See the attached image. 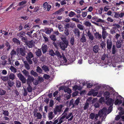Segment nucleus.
<instances>
[{
	"mask_svg": "<svg viewBox=\"0 0 124 124\" xmlns=\"http://www.w3.org/2000/svg\"><path fill=\"white\" fill-rule=\"evenodd\" d=\"M114 102V100L111 98H109L106 102L107 105L110 106L107 111V108H104L101 110H100L98 114H95L93 113H91L90 115V118L93 120H94L95 121H97L98 119L99 116L100 117H102L104 118L105 116L110 113L112 110V106L113 105Z\"/></svg>",
	"mask_w": 124,
	"mask_h": 124,
	"instance_id": "obj_1",
	"label": "nucleus"
},
{
	"mask_svg": "<svg viewBox=\"0 0 124 124\" xmlns=\"http://www.w3.org/2000/svg\"><path fill=\"white\" fill-rule=\"evenodd\" d=\"M101 85H99L96 87L94 88V89H91L88 93V95H92L93 96H95L97 95L98 94L97 92H95V91H97L98 90L101 88Z\"/></svg>",
	"mask_w": 124,
	"mask_h": 124,
	"instance_id": "obj_2",
	"label": "nucleus"
},
{
	"mask_svg": "<svg viewBox=\"0 0 124 124\" xmlns=\"http://www.w3.org/2000/svg\"><path fill=\"white\" fill-rule=\"evenodd\" d=\"M118 93H115L113 94L114 96L116 97L114 102L115 105H119L122 102L121 100L122 97L120 95H118Z\"/></svg>",
	"mask_w": 124,
	"mask_h": 124,
	"instance_id": "obj_3",
	"label": "nucleus"
},
{
	"mask_svg": "<svg viewBox=\"0 0 124 124\" xmlns=\"http://www.w3.org/2000/svg\"><path fill=\"white\" fill-rule=\"evenodd\" d=\"M59 90H64V91L65 92H67L69 94L68 96L67 99H69L70 97V93H71V90L69 88H68L67 87L62 86L60 87L59 88Z\"/></svg>",
	"mask_w": 124,
	"mask_h": 124,
	"instance_id": "obj_4",
	"label": "nucleus"
},
{
	"mask_svg": "<svg viewBox=\"0 0 124 124\" xmlns=\"http://www.w3.org/2000/svg\"><path fill=\"white\" fill-rule=\"evenodd\" d=\"M63 106L62 105H60L59 106H57L55 107L54 110V112L55 114H57L58 113L60 114L61 113L62 111V108Z\"/></svg>",
	"mask_w": 124,
	"mask_h": 124,
	"instance_id": "obj_5",
	"label": "nucleus"
},
{
	"mask_svg": "<svg viewBox=\"0 0 124 124\" xmlns=\"http://www.w3.org/2000/svg\"><path fill=\"white\" fill-rule=\"evenodd\" d=\"M55 55H56L57 57L59 58H61L62 57L63 59L64 62L65 63H67V61H68L66 59V58L63 54H62V55H61L60 53L57 51H56L55 52Z\"/></svg>",
	"mask_w": 124,
	"mask_h": 124,
	"instance_id": "obj_6",
	"label": "nucleus"
},
{
	"mask_svg": "<svg viewBox=\"0 0 124 124\" xmlns=\"http://www.w3.org/2000/svg\"><path fill=\"white\" fill-rule=\"evenodd\" d=\"M118 109L121 111L119 112V115L116 116L115 118L116 120H119L120 117H121V115L124 114V111H123V108L122 107H120L118 108Z\"/></svg>",
	"mask_w": 124,
	"mask_h": 124,
	"instance_id": "obj_7",
	"label": "nucleus"
},
{
	"mask_svg": "<svg viewBox=\"0 0 124 124\" xmlns=\"http://www.w3.org/2000/svg\"><path fill=\"white\" fill-rule=\"evenodd\" d=\"M63 115L64 117L65 118H66V119H68V121L71 120L73 118L72 113L71 112L70 113L68 114L67 113L63 115Z\"/></svg>",
	"mask_w": 124,
	"mask_h": 124,
	"instance_id": "obj_8",
	"label": "nucleus"
},
{
	"mask_svg": "<svg viewBox=\"0 0 124 124\" xmlns=\"http://www.w3.org/2000/svg\"><path fill=\"white\" fill-rule=\"evenodd\" d=\"M17 52L18 54H20L22 56H24L25 54V48L24 47L18 48Z\"/></svg>",
	"mask_w": 124,
	"mask_h": 124,
	"instance_id": "obj_9",
	"label": "nucleus"
},
{
	"mask_svg": "<svg viewBox=\"0 0 124 124\" xmlns=\"http://www.w3.org/2000/svg\"><path fill=\"white\" fill-rule=\"evenodd\" d=\"M17 76L19 79L23 83H25L26 82L25 78L21 74L19 73L17 75Z\"/></svg>",
	"mask_w": 124,
	"mask_h": 124,
	"instance_id": "obj_10",
	"label": "nucleus"
},
{
	"mask_svg": "<svg viewBox=\"0 0 124 124\" xmlns=\"http://www.w3.org/2000/svg\"><path fill=\"white\" fill-rule=\"evenodd\" d=\"M33 57V55L32 54L31 52H29L28 54L27 55L26 57V58L30 64L32 63V62L31 60V59Z\"/></svg>",
	"mask_w": 124,
	"mask_h": 124,
	"instance_id": "obj_11",
	"label": "nucleus"
},
{
	"mask_svg": "<svg viewBox=\"0 0 124 124\" xmlns=\"http://www.w3.org/2000/svg\"><path fill=\"white\" fill-rule=\"evenodd\" d=\"M68 44V42L66 41L65 43L61 42L60 43V47L62 50H64L67 47Z\"/></svg>",
	"mask_w": 124,
	"mask_h": 124,
	"instance_id": "obj_12",
	"label": "nucleus"
},
{
	"mask_svg": "<svg viewBox=\"0 0 124 124\" xmlns=\"http://www.w3.org/2000/svg\"><path fill=\"white\" fill-rule=\"evenodd\" d=\"M43 6L44 7V9L45 10H46L47 11H49L51 7V6L49 5H48L47 2H45L44 3Z\"/></svg>",
	"mask_w": 124,
	"mask_h": 124,
	"instance_id": "obj_13",
	"label": "nucleus"
},
{
	"mask_svg": "<svg viewBox=\"0 0 124 124\" xmlns=\"http://www.w3.org/2000/svg\"><path fill=\"white\" fill-rule=\"evenodd\" d=\"M34 78L32 76L30 75L28 76L27 80V83L28 85L30 84L31 82L33 81Z\"/></svg>",
	"mask_w": 124,
	"mask_h": 124,
	"instance_id": "obj_14",
	"label": "nucleus"
},
{
	"mask_svg": "<svg viewBox=\"0 0 124 124\" xmlns=\"http://www.w3.org/2000/svg\"><path fill=\"white\" fill-rule=\"evenodd\" d=\"M107 47L108 49H111L112 46V43L110 39H108L107 41Z\"/></svg>",
	"mask_w": 124,
	"mask_h": 124,
	"instance_id": "obj_15",
	"label": "nucleus"
},
{
	"mask_svg": "<svg viewBox=\"0 0 124 124\" xmlns=\"http://www.w3.org/2000/svg\"><path fill=\"white\" fill-rule=\"evenodd\" d=\"M58 119V122L57 124H60L64 121L65 120V118L62 115V116L60 117Z\"/></svg>",
	"mask_w": 124,
	"mask_h": 124,
	"instance_id": "obj_16",
	"label": "nucleus"
},
{
	"mask_svg": "<svg viewBox=\"0 0 124 124\" xmlns=\"http://www.w3.org/2000/svg\"><path fill=\"white\" fill-rule=\"evenodd\" d=\"M82 88V87L79 85H75L73 87V89L75 91L80 90Z\"/></svg>",
	"mask_w": 124,
	"mask_h": 124,
	"instance_id": "obj_17",
	"label": "nucleus"
},
{
	"mask_svg": "<svg viewBox=\"0 0 124 124\" xmlns=\"http://www.w3.org/2000/svg\"><path fill=\"white\" fill-rule=\"evenodd\" d=\"M47 46L46 45L43 44L42 46V52L44 53H45L47 51Z\"/></svg>",
	"mask_w": 124,
	"mask_h": 124,
	"instance_id": "obj_18",
	"label": "nucleus"
},
{
	"mask_svg": "<svg viewBox=\"0 0 124 124\" xmlns=\"http://www.w3.org/2000/svg\"><path fill=\"white\" fill-rule=\"evenodd\" d=\"M34 116L37 117V119H40L42 117V115L39 113L35 112L34 114Z\"/></svg>",
	"mask_w": 124,
	"mask_h": 124,
	"instance_id": "obj_19",
	"label": "nucleus"
},
{
	"mask_svg": "<svg viewBox=\"0 0 124 124\" xmlns=\"http://www.w3.org/2000/svg\"><path fill=\"white\" fill-rule=\"evenodd\" d=\"M46 33L47 34H49L53 31V29L50 28H46L45 29Z\"/></svg>",
	"mask_w": 124,
	"mask_h": 124,
	"instance_id": "obj_20",
	"label": "nucleus"
},
{
	"mask_svg": "<svg viewBox=\"0 0 124 124\" xmlns=\"http://www.w3.org/2000/svg\"><path fill=\"white\" fill-rule=\"evenodd\" d=\"M87 34L89 39L91 40H93V39L94 37L89 31H88Z\"/></svg>",
	"mask_w": 124,
	"mask_h": 124,
	"instance_id": "obj_21",
	"label": "nucleus"
},
{
	"mask_svg": "<svg viewBox=\"0 0 124 124\" xmlns=\"http://www.w3.org/2000/svg\"><path fill=\"white\" fill-rule=\"evenodd\" d=\"M80 99L81 98H78L75 101L74 103V105H73V106L72 107H74L76 106H77L79 102Z\"/></svg>",
	"mask_w": 124,
	"mask_h": 124,
	"instance_id": "obj_22",
	"label": "nucleus"
},
{
	"mask_svg": "<svg viewBox=\"0 0 124 124\" xmlns=\"http://www.w3.org/2000/svg\"><path fill=\"white\" fill-rule=\"evenodd\" d=\"M34 45V42L32 40L28 42L27 43V45L30 48L32 47Z\"/></svg>",
	"mask_w": 124,
	"mask_h": 124,
	"instance_id": "obj_23",
	"label": "nucleus"
},
{
	"mask_svg": "<svg viewBox=\"0 0 124 124\" xmlns=\"http://www.w3.org/2000/svg\"><path fill=\"white\" fill-rule=\"evenodd\" d=\"M83 24L87 27H90L91 26V23L89 21H84Z\"/></svg>",
	"mask_w": 124,
	"mask_h": 124,
	"instance_id": "obj_24",
	"label": "nucleus"
},
{
	"mask_svg": "<svg viewBox=\"0 0 124 124\" xmlns=\"http://www.w3.org/2000/svg\"><path fill=\"white\" fill-rule=\"evenodd\" d=\"M31 25V23H28L25 25L24 27V28L27 30H28L30 28Z\"/></svg>",
	"mask_w": 124,
	"mask_h": 124,
	"instance_id": "obj_25",
	"label": "nucleus"
},
{
	"mask_svg": "<svg viewBox=\"0 0 124 124\" xmlns=\"http://www.w3.org/2000/svg\"><path fill=\"white\" fill-rule=\"evenodd\" d=\"M64 11L63 8H61L54 13V15L60 14Z\"/></svg>",
	"mask_w": 124,
	"mask_h": 124,
	"instance_id": "obj_26",
	"label": "nucleus"
},
{
	"mask_svg": "<svg viewBox=\"0 0 124 124\" xmlns=\"http://www.w3.org/2000/svg\"><path fill=\"white\" fill-rule=\"evenodd\" d=\"M93 51L95 53L98 52L99 50V47L98 46L95 45L94 46L93 48Z\"/></svg>",
	"mask_w": 124,
	"mask_h": 124,
	"instance_id": "obj_27",
	"label": "nucleus"
},
{
	"mask_svg": "<svg viewBox=\"0 0 124 124\" xmlns=\"http://www.w3.org/2000/svg\"><path fill=\"white\" fill-rule=\"evenodd\" d=\"M54 115L53 112H50L48 113V117L49 119L51 120L54 117Z\"/></svg>",
	"mask_w": 124,
	"mask_h": 124,
	"instance_id": "obj_28",
	"label": "nucleus"
},
{
	"mask_svg": "<svg viewBox=\"0 0 124 124\" xmlns=\"http://www.w3.org/2000/svg\"><path fill=\"white\" fill-rule=\"evenodd\" d=\"M27 2L25 0H24L20 2L19 4V6H21V7H22L23 6V7L25 6V5L27 3Z\"/></svg>",
	"mask_w": 124,
	"mask_h": 124,
	"instance_id": "obj_29",
	"label": "nucleus"
},
{
	"mask_svg": "<svg viewBox=\"0 0 124 124\" xmlns=\"http://www.w3.org/2000/svg\"><path fill=\"white\" fill-rule=\"evenodd\" d=\"M110 95L109 92L108 91H107L104 93V96L106 97V100H107V99L108 98Z\"/></svg>",
	"mask_w": 124,
	"mask_h": 124,
	"instance_id": "obj_30",
	"label": "nucleus"
},
{
	"mask_svg": "<svg viewBox=\"0 0 124 124\" xmlns=\"http://www.w3.org/2000/svg\"><path fill=\"white\" fill-rule=\"evenodd\" d=\"M22 72L23 73V74L26 77H28V76H30L29 75V72L26 70H23L22 71Z\"/></svg>",
	"mask_w": 124,
	"mask_h": 124,
	"instance_id": "obj_31",
	"label": "nucleus"
},
{
	"mask_svg": "<svg viewBox=\"0 0 124 124\" xmlns=\"http://www.w3.org/2000/svg\"><path fill=\"white\" fill-rule=\"evenodd\" d=\"M43 70L45 72H48L49 71V69L48 67L46 65H44L42 67Z\"/></svg>",
	"mask_w": 124,
	"mask_h": 124,
	"instance_id": "obj_32",
	"label": "nucleus"
},
{
	"mask_svg": "<svg viewBox=\"0 0 124 124\" xmlns=\"http://www.w3.org/2000/svg\"><path fill=\"white\" fill-rule=\"evenodd\" d=\"M36 54L37 56H39L42 53L40 49H38L37 50L36 52Z\"/></svg>",
	"mask_w": 124,
	"mask_h": 124,
	"instance_id": "obj_33",
	"label": "nucleus"
},
{
	"mask_svg": "<svg viewBox=\"0 0 124 124\" xmlns=\"http://www.w3.org/2000/svg\"><path fill=\"white\" fill-rule=\"evenodd\" d=\"M49 52V54L52 56H54L55 55V53L53 50H50Z\"/></svg>",
	"mask_w": 124,
	"mask_h": 124,
	"instance_id": "obj_34",
	"label": "nucleus"
},
{
	"mask_svg": "<svg viewBox=\"0 0 124 124\" xmlns=\"http://www.w3.org/2000/svg\"><path fill=\"white\" fill-rule=\"evenodd\" d=\"M80 41L82 42H85L86 41V38L84 36V34H83L82 35L81 38L80 39Z\"/></svg>",
	"mask_w": 124,
	"mask_h": 124,
	"instance_id": "obj_35",
	"label": "nucleus"
},
{
	"mask_svg": "<svg viewBox=\"0 0 124 124\" xmlns=\"http://www.w3.org/2000/svg\"><path fill=\"white\" fill-rule=\"evenodd\" d=\"M9 78L12 80H13L15 78V75L13 73H11L9 76Z\"/></svg>",
	"mask_w": 124,
	"mask_h": 124,
	"instance_id": "obj_36",
	"label": "nucleus"
},
{
	"mask_svg": "<svg viewBox=\"0 0 124 124\" xmlns=\"http://www.w3.org/2000/svg\"><path fill=\"white\" fill-rule=\"evenodd\" d=\"M36 70L37 72L39 73H42L43 71L42 69L39 66H37V69Z\"/></svg>",
	"mask_w": 124,
	"mask_h": 124,
	"instance_id": "obj_37",
	"label": "nucleus"
},
{
	"mask_svg": "<svg viewBox=\"0 0 124 124\" xmlns=\"http://www.w3.org/2000/svg\"><path fill=\"white\" fill-rule=\"evenodd\" d=\"M13 41L15 43H16L17 44H20V43L19 40L16 38H14L13 39Z\"/></svg>",
	"mask_w": 124,
	"mask_h": 124,
	"instance_id": "obj_38",
	"label": "nucleus"
},
{
	"mask_svg": "<svg viewBox=\"0 0 124 124\" xmlns=\"http://www.w3.org/2000/svg\"><path fill=\"white\" fill-rule=\"evenodd\" d=\"M31 74L33 75L35 77H37L38 76V74L36 72H34L33 70H32L30 72Z\"/></svg>",
	"mask_w": 124,
	"mask_h": 124,
	"instance_id": "obj_39",
	"label": "nucleus"
},
{
	"mask_svg": "<svg viewBox=\"0 0 124 124\" xmlns=\"http://www.w3.org/2000/svg\"><path fill=\"white\" fill-rule=\"evenodd\" d=\"M10 69L11 71L15 73L16 72V69L12 66L10 67Z\"/></svg>",
	"mask_w": 124,
	"mask_h": 124,
	"instance_id": "obj_40",
	"label": "nucleus"
},
{
	"mask_svg": "<svg viewBox=\"0 0 124 124\" xmlns=\"http://www.w3.org/2000/svg\"><path fill=\"white\" fill-rule=\"evenodd\" d=\"M77 26L80 30H83L84 29V26L80 24H78L77 25Z\"/></svg>",
	"mask_w": 124,
	"mask_h": 124,
	"instance_id": "obj_41",
	"label": "nucleus"
},
{
	"mask_svg": "<svg viewBox=\"0 0 124 124\" xmlns=\"http://www.w3.org/2000/svg\"><path fill=\"white\" fill-rule=\"evenodd\" d=\"M74 33L76 35L79 36L80 34L79 31L78 29H75L74 30Z\"/></svg>",
	"mask_w": 124,
	"mask_h": 124,
	"instance_id": "obj_42",
	"label": "nucleus"
},
{
	"mask_svg": "<svg viewBox=\"0 0 124 124\" xmlns=\"http://www.w3.org/2000/svg\"><path fill=\"white\" fill-rule=\"evenodd\" d=\"M101 86L103 87L106 90H109L110 89V87L109 86L105 85H101Z\"/></svg>",
	"mask_w": 124,
	"mask_h": 124,
	"instance_id": "obj_43",
	"label": "nucleus"
},
{
	"mask_svg": "<svg viewBox=\"0 0 124 124\" xmlns=\"http://www.w3.org/2000/svg\"><path fill=\"white\" fill-rule=\"evenodd\" d=\"M102 38L103 39H105L107 36V34L106 31H102Z\"/></svg>",
	"mask_w": 124,
	"mask_h": 124,
	"instance_id": "obj_44",
	"label": "nucleus"
},
{
	"mask_svg": "<svg viewBox=\"0 0 124 124\" xmlns=\"http://www.w3.org/2000/svg\"><path fill=\"white\" fill-rule=\"evenodd\" d=\"M35 22L39 24H41L42 23V21L39 18L36 19L35 20Z\"/></svg>",
	"mask_w": 124,
	"mask_h": 124,
	"instance_id": "obj_45",
	"label": "nucleus"
},
{
	"mask_svg": "<svg viewBox=\"0 0 124 124\" xmlns=\"http://www.w3.org/2000/svg\"><path fill=\"white\" fill-rule=\"evenodd\" d=\"M95 36L96 38L100 39L101 38V35L97 33H96L95 34Z\"/></svg>",
	"mask_w": 124,
	"mask_h": 124,
	"instance_id": "obj_46",
	"label": "nucleus"
},
{
	"mask_svg": "<svg viewBox=\"0 0 124 124\" xmlns=\"http://www.w3.org/2000/svg\"><path fill=\"white\" fill-rule=\"evenodd\" d=\"M112 26H113V28L115 29L119 28L120 27L119 25L117 24H113L112 25Z\"/></svg>",
	"mask_w": 124,
	"mask_h": 124,
	"instance_id": "obj_47",
	"label": "nucleus"
},
{
	"mask_svg": "<svg viewBox=\"0 0 124 124\" xmlns=\"http://www.w3.org/2000/svg\"><path fill=\"white\" fill-rule=\"evenodd\" d=\"M30 85H28V87L27 88V90L29 92H31L32 90V87Z\"/></svg>",
	"mask_w": 124,
	"mask_h": 124,
	"instance_id": "obj_48",
	"label": "nucleus"
},
{
	"mask_svg": "<svg viewBox=\"0 0 124 124\" xmlns=\"http://www.w3.org/2000/svg\"><path fill=\"white\" fill-rule=\"evenodd\" d=\"M1 78L2 80L4 81H7L8 79V76H2L1 77Z\"/></svg>",
	"mask_w": 124,
	"mask_h": 124,
	"instance_id": "obj_49",
	"label": "nucleus"
},
{
	"mask_svg": "<svg viewBox=\"0 0 124 124\" xmlns=\"http://www.w3.org/2000/svg\"><path fill=\"white\" fill-rule=\"evenodd\" d=\"M75 15H76V14L74 12L71 11L70 12L69 14V16L71 17Z\"/></svg>",
	"mask_w": 124,
	"mask_h": 124,
	"instance_id": "obj_50",
	"label": "nucleus"
},
{
	"mask_svg": "<svg viewBox=\"0 0 124 124\" xmlns=\"http://www.w3.org/2000/svg\"><path fill=\"white\" fill-rule=\"evenodd\" d=\"M105 101V98L104 97H101L99 100V102L101 103H104Z\"/></svg>",
	"mask_w": 124,
	"mask_h": 124,
	"instance_id": "obj_51",
	"label": "nucleus"
},
{
	"mask_svg": "<svg viewBox=\"0 0 124 124\" xmlns=\"http://www.w3.org/2000/svg\"><path fill=\"white\" fill-rule=\"evenodd\" d=\"M58 27L60 31H63V28L61 25H59L58 26Z\"/></svg>",
	"mask_w": 124,
	"mask_h": 124,
	"instance_id": "obj_52",
	"label": "nucleus"
},
{
	"mask_svg": "<svg viewBox=\"0 0 124 124\" xmlns=\"http://www.w3.org/2000/svg\"><path fill=\"white\" fill-rule=\"evenodd\" d=\"M20 37L21 39L23 41L26 42H27L26 39L25 37H23L22 36H20Z\"/></svg>",
	"mask_w": 124,
	"mask_h": 124,
	"instance_id": "obj_53",
	"label": "nucleus"
},
{
	"mask_svg": "<svg viewBox=\"0 0 124 124\" xmlns=\"http://www.w3.org/2000/svg\"><path fill=\"white\" fill-rule=\"evenodd\" d=\"M50 38L54 41H55L56 40L55 36L54 35H51L50 36Z\"/></svg>",
	"mask_w": 124,
	"mask_h": 124,
	"instance_id": "obj_54",
	"label": "nucleus"
},
{
	"mask_svg": "<svg viewBox=\"0 0 124 124\" xmlns=\"http://www.w3.org/2000/svg\"><path fill=\"white\" fill-rule=\"evenodd\" d=\"M6 93L5 91L2 90H0V95H2L5 94Z\"/></svg>",
	"mask_w": 124,
	"mask_h": 124,
	"instance_id": "obj_55",
	"label": "nucleus"
},
{
	"mask_svg": "<svg viewBox=\"0 0 124 124\" xmlns=\"http://www.w3.org/2000/svg\"><path fill=\"white\" fill-rule=\"evenodd\" d=\"M115 46L113 45L112 48V53L113 54H114L115 53L116 50H115Z\"/></svg>",
	"mask_w": 124,
	"mask_h": 124,
	"instance_id": "obj_56",
	"label": "nucleus"
},
{
	"mask_svg": "<svg viewBox=\"0 0 124 124\" xmlns=\"http://www.w3.org/2000/svg\"><path fill=\"white\" fill-rule=\"evenodd\" d=\"M69 108H68V107L66 108L65 109L63 112L62 114V115H63L64 114L67 113V112L68 111V110H69Z\"/></svg>",
	"mask_w": 124,
	"mask_h": 124,
	"instance_id": "obj_57",
	"label": "nucleus"
},
{
	"mask_svg": "<svg viewBox=\"0 0 124 124\" xmlns=\"http://www.w3.org/2000/svg\"><path fill=\"white\" fill-rule=\"evenodd\" d=\"M16 52L14 50H13L11 53V55L12 56H14V55H15L16 54Z\"/></svg>",
	"mask_w": 124,
	"mask_h": 124,
	"instance_id": "obj_58",
	"label": "nucleus"
},
{
	"mask_svg": "<svg viewBox=\"0 0 124 124\" xmlns=\"http://www.w3.org/2000/svg\"><path fill=\"white\" fill-rule=\"evenodd\" d=\"M3 114L5 116H8V115L9 113L8 111L5 110L3 111Z\"/></svg>",
	"mask_w": 124,
	"mask_h": 124,
	"instance_id": "obj_59",
	"label": "nucleus"
},
{
	"mask_svg": "<svg viewBox=\"0 0 124 124\" xmlns=\"http://www.w3.org/2000/svg\"><path fill=\"white\" fill-rule=\"evenodd\" d=\"M89 106V104L87 103H86L85 104L84 107V110H86V109L88 108Z\"/></svg>",
	"mask_w": 124,
	"mask_h": 124,
	"instance_id": "obj_60",
	"label": "nucleus"
},
{
	"mask_svg": "<svg viewBox=\"0 0 124 124\" xmlns=\"http://www.w3.org/2000/svg\"><path fill=\"white\" fill-rule=\"evenodd\" d=\"M96 22H97L103 23L104 22V21L100 18H97Z\"/></svg>",
	"mask_w": 124,
	"mask_h": 124,
	"instance_id": "obj_61",
	"label": "nucleus"
},
{
	"mask_svg": "<svg viewBox=\"0 0 124 124\" xmlns=\"http://www.w3.org/2000/svg\"><path fill=\"white\" fill-rule=\"evenodd\" d=\"M70 42L72 45L74 44V38L72 37L71 38Z\"/></svg>",
	"mask_w": 124,
	"mask_h": 124,
	"instance_id": "obj_62",
	"label": "nucleus"
},
{
	"mask_svg": "<svg viewBox=\"0 0 124 124\" xmlns=\"http://www.w3.org/2000/svg\"><path fill=\"white\" fill-rule=\"evenodd\" d=\"M105 43L104 42H102L101 44V46L103 49H105Z\"/></svg>",
	"mask_w": 124,
	"mask_h": 124,
	"instance_id": "obj_63",
	"label": "nucleus"
},
{
	"mask_svg": "<svg viewBox=\"0 0 124 124\" xmlns=\"http://www.w3.org/2000/svg\"><path fill=\"white\" fill-rule=\"evenodd\" d=\"M61 5H65L66 4V1L65 0H63L61 1L60 2Z\"/></svg>",
	"mask_w": 124,
	"mask_h": 124,
	"instance_id": "obj_64",
	"label": "nucleus"
}]
</instances>
